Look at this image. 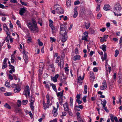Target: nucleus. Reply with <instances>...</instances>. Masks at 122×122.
Returning <instances> with one entry per match:
<instances>
[{"instance_id": "nucleus-32", "label": "nucleus", "mask_w": 122, "mask_h": 122, "mask_svg": "<svg viewBox=\"0 0 122 122\" xmlns=\"http://www.w3.org/2000/svg\"><path fill=\"white\" fill-rule=\"evenodd\" d=\"M51 80L52 81H53L55 82H56L57 81V79L54 77H53L52 76H51Z\"/></svg>"}, {"instance_id": "nucleus-41", "label": "nucleus", "mask_w": 122, "mask_h": 122, "mask_svg": "<svg viewBox=\"0 0 122 122\" xmlns=\"http://www.w3.org/2000/svg\"><path fill=\"white\" fill-rule=\"evenodd\" d=\"M7 66V63H3V66H2V69H4L5 68H6Z\"/></svg>"}, {"instance_id": "nucleus-37", "label": "nucleus", "mask_w": 122, "mask_h": 122, "mask_svg": "<svg viewBox=\"0 0 122 122\" xmlns=\"http://www.w3.org/2000/svg\"><path fill=\"white\" fill-rule=\"evenodd\" d=\"M64 61H63V62L61 63V61H60V62H59L58 64V66H60L61 68H62V67H61V65L62 64V65H63L64 64Z\"/></svg>"}, {"instance_id": "nucleus-30", "label": "nucleus", "mask_w": 122, "mask_h": 122, "mask_svg": "<svg viewBox=\"0 0 122 122\" xmlns=\"http://www.w3.org/2000/svg\"><path fill=\"white\" fill-rule=\"evenodd\" d=\"M4 106L8 109H10L11 108V107L7 103H6L4 105Z\"/></svg>"}, {"instance_id": "nucleus-55", "label": "nucleus", "mask_w": 122, "mask_h": 122, "mask_svg": "<svg viewBox=\"0 0 122 122\" xmlns=\"http://www.w3.org/2000/svg\"><path fill=\"white\" fill-rule=\"evenodd\" d=\"M60 100L59 101V103L62 106L63 102V99L62 98H60Z\"/></svg>"}, {"instance_id": "nucleus-12", "label": "nucleus", "mask_w": 122, "mask_h": 122, "mask_svg": "<svg viewBox=\"0 0 122 122\" xmlns=\"http://www.w3.org/2000/svg\"><path fill=\"white\" fill-rule=\"evenodd\" d=\"M63 106L64 107V110L65 111H68V103L67 102H66L63 105Z\"/></svg>"}, {"instance_id": "nucleus-62", "label": "nucleus", "mask_w": 122, "mask_h": 122, "mask_svg": "<svg viewBox=\"0 0 122 122\" xmlns=\"http://www.w3.org/2000/svg\"><path fill=\"white\" fill-rule=\"evenodd\" d=\"M29 115L31 118H33V115L32 113L31 112H29Z\"/></svg>"}, {"instance_id": "nucleus-48", "label": "nucleus", "mask_w": 122, "mask_h": 122, "mask_svg": "<svg viewBox=\"0 0 122 122\" xmlns=\"http://www.w3.org/2000/svg\"><path fill=\"white\" fill-rule=\"evenodd\" d=\"M96 98V96H94V97H92L91 100L92 101H94L95 100Z\"/></svg>"}, {"instance_id": "nucleus-36", "label": "nucleus", "mask_w": 122, "mask_h": 122, "mask_svg": "<svg viewBox=\"0 0 122 122\" xmlns=\"http://www.w3.org/2000/svg\"><path fill=\"white\" fill-rule=\"evenodd\" d=\"M4 94L5 96H8L11 95L12 94V93L10 92H7L4 93Z\"/></svg>"}, {"instance_id": "nucleus-60", "label": "nucleus", "mask_w": 122, "mask_h": 122, "mask_svg": "<svg viewBox=\"0 0 122 122\" xmlns=\"http://www.w3.org/2000/svg\"><path fill=\"white\" fill-rule=\"evenodd\" d=\"M77 82L80 84H81L82 83V81L81 80L78 78Z\"/></svg>"}, {"instance_id": "nucleus-17", "label": "nucleus", "mask_w": 122, "mask_h": 122, "mask_svg": "<svg viewBox=\"0 0 122 122\" xmlns=\"http://www.w3.org/2000/svg\"><path fill=\"white\" fill-rule=\"evenodd\" d=\"M77 7H76L75 8L74 10V14L73 15V17L74 18H76L78 15V12L77 11Z\"/></svg>"}, {"instance_id": "nucleus-64", "label": "nucleus", "mask_w": 122, "mask_h": 122, "mask_svg": "<svg viewBox=\"0 0 122 122\" xmlns=\"http://www.w3.org/2000/svg\"><path fill=\"white\" fill-rule=\"evenodd\" d=\"M57 119L56 118L55 119H53V120H51L49 122H57Z\"/></svg>"}, {"instance_id": "nucleus-47", "label": "nucleus", "mask_w": 122, "mask_h": 122, "mask_svg": "<svg viewBox=\"0 0 122 122\" xmlns=\"http://www.w3.org/2000/svg\"><path fill=\"white\" fill-rule=\"evenodd\" d=\"M16 24L18 25L19 27H21V24L20 23V21L19 20H17L16 22Z\"/></svg>"}, {"instance_id": "nucleus-25", "label": "nucleus", "mask_w": 122, "mask_h": 122, "mask_svg": "<svg viewBox=\"0 0 122 122\" xmlns=\"http://www.w3.org/2000/svg\"><path fill=\"white\" fill-rule=\"evenodd\" d=\"M43 105L44 109L45 110L47 108H49L48 106L45 103L44 101H43Z\"/></svg>"}, {"instance_id": "nucleus-39", "label": "nucleus", "mask_w": 122, "mask_h": 122, "mask_svg": "<svg viewBox=\"0 0 122 122\" xmlns=\"http://www.w3.org/2000/svg\"><path fill=\"white\" fill-rule=\"evenodd\" d=\"M32 39L31 37H28V39L27 40V42L28 43H29L31 42Z\"/></svg>"}, {"instance_id": "nucleus-16", "label": "nucleus", "mask_w": 122, "mask_h": 122, "mask_svg": "<svg viewBox=\"0 0 122 122\" xmlns=\"http://www.w3.org/2000/svg\"><path fill=\"white\" fill-rule=\"evenodd\" d=\"M53 110L52 111V112H53V115L54 117H56L58 114L57 112V109H56L55 107H53Z\"/></svg>"}, {"instance_id": "nucleus-22", "label": "nucleus", "mask_w": 122, "mask_h": 122, "mask_svg": "<svg viewBox=\"0 0 122 122\" xmlns=\"http://www.w3.org/2000/svg\"><path fill=\"white\" fill-rule=\"evenodd\" d=\"M50 84L52 86V88L56 92H57V90L56 86L53 83H50Z\"/></svg>"}, {"instance_id": "nucleus-27", "label": "nucleus", "mask_w": 122, "mask_h": 122, "mask_svg": "<svg viewBox=\"0 0 122 122\" xmlns=\"http://www.w3.org/2000/svg\"><path fill=\"white\" fill-rule=\"evenodd\" d=\"M31 21L33 24L32 25H37L36 21L35 19L32 18L31 19Z\"/></svg>"}, {"instance_id": "nucleus-31", "label": "nucleus", "mask_w": 122, "mask_h": 122, "mask_svg": "<svg viewBox=\"0 0 122 122\" xmlns=\"http://www.w3.org/2000/svg\"><path fill=\"white\" fill-rule=\"evenodd\" d=\"M87 86L86 85H85L84 87V91L83 93L84 94H86L87 93Z\"/></svg>"}, {"instance_id": "nucleus-42", "label": "nucleus", "mask_w": 122, "mask_h": 122, "mask_svg": "<svg viewBox=\"0 0 122 122\" xmlns=\"http://www.w3.org/2000/svg\"><path fill=\"white\" fill-rule=\"evenodd\" d=\"M38 41L39 45L40 46H42L43 45L42 42L40 41V40L39 39H38Z\"/></svg>"}, {"instance_id": "nucleus-58", "label": "nucleus", "mask_w": 122, "mask_h": 122, "mask_svg": "<svg viewBox=\"0 0 122 122\" xmlns=\"http://www.w3.org/2000/svg\"><path fill=\"white\" fill-rule=\"evenodd\" d=\"M111 70V67L110 66H109L108 67V69H106V71H108L109 73H110Z\"/></svg>"}, {"instance_id": "nucleus-46", "label": "nucleus", "mask_w": 122, "mask_h": 122, "mask_svg": "<svg viewBox=\"0 0 122 122\" xmlns=\"http://www.w3.org/2000/svg\"><path fill=\"white\" fill-rule=\"evenodd\" d=\"M28 102V101L27 100H23L22 101V102L23 103V105H26Z\"/></svg>"}, {"instance_id": "nucleus-29", "label": "nucleus", "mask_w": 122, "mask_h": 122, "mask_svg": "<svg viewBox=\"0 0 122 122\" xmlns=\"http://www.w3.org/2000/svg\"><path fill=\"white\" fill-rule=\"evenodd\" d=\"M85 26L86 28L87 29H88L90 26V24L88 22L87 23H85Z\"/></svg>"}, {"instance_id": "nucleus-40", "label": "nucleus", "mask_w": 122, "mask_h": 122, "mask_svg": "<svg viewBox=\"0 0 122 122\" xmlns=\"http://www.w3.org/2000/svg\"><path fill=\"white\" fill-rule=\"evenodd\" d=\"M75 107L76 108H79L81 109H82L83 108V106L82 105H81L79 106H76Z\"/></svg>"}, {"instance_id": "nucleus-3", "label": "nucleus", "mask_w": 122, "mask_h": 122, "mask_svg": "<svg viewBox=\"0 0 122 122\" xmlns=\"http://www.w3.org/2000/svg\"><path fill=\"white\" fill-rule=\"evenodd\" d=\"M54 9L56 12L59 14H61L64 13V11L62 8L59 4H56L54 5Z\"/></svg>"}, {"instance_id": "nucleus-7", "label": "nucleus", "mask_w": 122, "mask_h": 122, "mask_svg": "<svg viewBox=\"0 0 122 122\" xmlns=\"http://www.w3.org/2000/svg\"><path fill=\"white\" fill-rule=\"evenodd\" d=\"M4 30L6 33V34L7 36V37H10V35L8 27L5 24H4L3 25Z\"/></svg>"}, {"instance_id": "nucleus-49", "label": "nucleus", "mask_w": 122, "mask_h": 122, "mask_svg": "<svg viewBox=\"0 0 122 122\" xmlns=\"http://www.w3.org/2000/svg\"><path fill=\"white\" fill-rule=\"evenodd\" d=\"M20 2L21 4L25 6H27V4L25 2H23L21 0L20 1Z\"/></svg>"}, {"instance_id": "nucleus-4", "label": "nucleus", "mask_w": 122, "mask_h": 122, "mask_svg": "<svg viewBox=\"0 0 122 122\" xmlns=\"http://www.w3.org/2000/svg\"><path fill=\"white\" fill-rule=\"evenodd\" d=\"M44 64L42 62H40L39 63V76H41L42 74V71L43 70V68L44 66Z\"/></svg>"}, {"instance_id": "nucleus-59", "label": "nucleus", "mask_w": 122, "mask_h": 122, "mask_svg": "<svg viewBox=\"0 0 122 122\" xmlns=\"http://www.w3.org/2000/svg\"><path fill=\"white\" fill-rule=\"evenodd\" d=\"M9 79L11 80H13V77L10 74L9 75Z\"/></svg>"}, {"instance_id": "nucleus-33", "label": "nucleus", "mask_w": 122, "mask_h": 122, "mask_svg": "<svg viewBox=\"0 0 122 122\" xmlns=\"http://www.w3.org/2000/svg\"><path fill=\"white\" fill-rule=\"evenodd\" d=\"M14 56L13 55H12L11 56V63H13L14 62Z\"/></svg>"}, {"instance_id": "nucleus-5", "label": "nucleus", "mask_w": 122, "mask_h": 122, "mask_svg": "<svg viewBox=\"0 0 122 122\" xmlns=\"http://www.w3.org/2000/svg\"><path fill=\"white\" fill-rule=\"evenodd\" d=\"M122 9L121 7L119 4H116L114 8V10H115L116 13H119Z\"/></svg>"}, {"instance_id": "nucleus-14", "label": "nucleus", "mask_w": 122, "mask_h": 122, "mask_svg": "<svg viewBox=\"0 0 122 122\" xmlns=\"http://www.w3.org/2000/svg\"><path fill=\"white\" fill-rule=\"evenodd\" d=\"M25 11L26 10L24 8H21L19 11L20 15L22 16L25 13Z\"/></svg>"}, {"instance_id": "nucleus-11", "label": "nucleus", "mask_w": 122, "mask_h": 122, "mask_svg": "<svg viewBox=\"0 0 122 122\" xmlns=\"http://www.w3.org/2000/svg\"><path fill=\"white\" fill-rule=\"evenodd\" d=\"M84 35L85 36H83L82 38L81 39L82 40H85L86 41H87L88 40L87 39L88 33H87L86 32V33H84Z\"/></svg>"}, {"instance_id": "nucleus-35", "label": "nucleus", "mask_w": 122, "mask_h": 122, "mask_svg": "<svg viewBox=\"0 0 122 122\" xmlns=\"http://www.w3.org/2000/svg\"><path fill=\"white\" fill-rule=\"evenodd\" d=\"M119 53V51H118L117 50H115V57H116L117 56Z\"/></svg>"}, {"instance_id": "nucleus-6", "label": "nucleus", "mask_w": 122, "mask_h": 122, "mask_svg": "<svg viewBox=\"0 0 122 122\" xmlns=\"http://www.w3.org/2000/svg\"><path fill=\"white\" fill-rule=\"evenodd\" d=\"M29 88L28 85L26 86V88L25 89L24 91V94L26 97H27V96L29 97L30 95Z\"/></svg>"}, {"instance_id": "nucleus-57", "label": "nucleus", "mask_w": 122, "mask_h": 122, "mask_svg": "<svg viewBox=\"0 0 122 122\" xmlns=\"http://www.w3.org/2000/svg\"><path fill=\"white\" fill-rule=\"evenodd\" d=\"M10 2L11 3H16L17 2V1L16 0H10Z\"/></svg>"}, {"instance_id": "nucleus-15", "label": "nucleus", "mask_w": 122, "mask_h": 122, "mask_svg": "<svg viewBox=\"0 0 122 122\" xmlns=\"http://www.w3.org/2000/svg\"><path fill=\"white\" fill-rule=\"evenodd\" d=\"M57 97H60L58 99L60 101V98H62L63 97V94L62 92H58L57 93Z\"/></svg>"}, {"instance_id": "nucleus-34", "label": "nucleus", "mask_w": 122, "mask_h": 122, "mask_svg": "<svg viewBox=\"0 0 122 122\" xmlns=\"http://www.w3.org/2000/svg\"><path fill=\"white\" fill-rule=\"evenodd\" d=\"M47 104H48L50 102V99L49 95L47 94L46 96Z\"/></svg>"}, {"instance_id": "nucleus-9", "label": "nucleus", "mask_w": 122, "mask_h": 122, "mask_svg": "<svg viewBox=\"0 0 122 122\" xmlns=\"http://www.w3.org/2000/svg\"><path fill=\"white\" fill-rule=\"evenodd\" d=\"M102 85L100 86V88L101 90H103L107 87V84L106 80H104L102 83Z\"/></svg>"}, {"instance_id": "nucleus-2", "label": "nucleus", "mask_w": 122, "mask_h": 122, "mask_svg": "<svg viewBox=\"0 0 122 122\" xmlns=\"http://www.w3.org/2000/svg\"><path fill=\"white\" fill-rule=\"evenodd\" d=\"M27 25L31 32H34L35 31L38 32V29L37 25H32L31 22L28 23Z\"/></svg>"}, {"instance_id": "nucleus-53", "label": "nucleus", "mask_w": 122, "mask_h": 122, "mask_svg": "<svg viewBox=\"0 0 122 122\" xmlns=\"http://www.w3.org/2000/svg\"><path fill=\"white\" fill-rule=\"evenodd\" d=\"M102 15L100 13H98L97 15V19H100V18L102 16Z\"/></svg>"}, {"instance_id": "nucleus-20", "label": "nucleus", "mask_w": 122, "mask_h": 122, "mask_svg": "<svg viewBox=\"0 0 122 122\" xmlns=\"http://www.w3.org/2000/svg\"><path fill=\"white\" fill-rule=\"evenodd\" d=\"M31 102L30 105V106L31 108L32 111H33L34 110V107L33 105V102H34V101L32 99L31 100Z\"/></svg>"}, {"instance_id": "nucleus-21", "label": "nucleus", "mask_w": 122, "mask_h": 122, "mask_svg": "<svg viewBox=\"0 0 122 122\" xmlns=\"http://www.w3.org/2000/svg\"><path fill=\"white\" fill-rule=\"evenodd\" d=\"M90 78L91 79H92L93 80L95 79V77L94 73L92 72H91L90 73Z\"/></svg>"}, {"instance_id": "nucleus-28", "label": "nucleus", "mask_w": 122, "mask_h": 122, "mask_svg": "<svg viewBox=\"0 0 122 122\" xmlns=\"http://www.w3.org/2000/svg\"><path fill=\"white\" fill-rule=\"evenodd\" d=\"M110 119L112 122H114V115L112 114H111L110 115Z\"/></svg>"}, {"instance_id": "nucleus-26", "label": "nucleus", "mask_w": 122, "mask_h": 122, "mask_svg": "<svg viewBox=\"0 0 122 122\" xmlns=\"http://www.w3.org/2000/svg\"><path fill=\"white\" fill-rule=\"evenodd\" d=\"M104 57H102V59L103 61H104V60H106L107 58V54L106 52H104Z\"/></svg>"}, {"instance_id": "nucleus-23", "label": "nucleus", "mask_w": 122, "mask_h": 122, "mask_svg": "<svg viewBox=\"0 0 122 122\" xmlns=\"http://www.w3.org/2000/svg\"><path fill=\"white\" fill-rule=\"evenodd\" d=\"M80 56L79 55H76L74 57V61H76V60H79L80 59Z\"/></svg>"}, {"instance_id": "nucleus-13", "label": "nucleus", "mask_w": 122, "mask_h": 122, "mask_svg": "<svg viewBox=\"0 0 122 122\" xmlns=\"http://www.w3.org/2000/svg\"><path fill=\"white\" fill-rule=\"evenodd\" d=\"M10 67L9 69H11V70H10L9 72L10 73L12 74V72H15V69L13 65H11L10 66H9Z\"/></svg>"}, {"instance_id": "nucleus-54", "label": "nucleus", "mask_w": 122, "mask_h": 122, "mask_svg": "<svg viewBox=\"0 0 122 122\" xmlns=\"http://www.w3.org/2000/svg\"><path fill=\"white\" fill-rule=\"evenodd\" d=\"M122 98V97L121 95H120L119 96V102L120 103V104H121V99Z\"/></svg>"}, {"instance_id": "nucleus-10", "label": "nucleus", "mask_w": 122, "mask_h": 122, "mask_svg": "<svg viewBox=\"0 0 122 122\" xmlns=\"http://www.w3.org/2000/svg\"><path fill=\"white\" fill-rule=\"evenodd\" d=\"M23 56L24 59L25 61V62L27 63L28 62V57L26 55L25 51L24 50L23 51Z\"/></svg>"}, {"instance_id": "nucleus-43", "label": "nucleus", "mask_w": 122, "mask_h": 122, "mask_svg": "<svg viewBox=\"0 0 122 122\" xmlns=\"http://www.w3.org/2000/svg\"><path fill=\"white\" fill-rule=\"evenodd\" d=\"M50 39L51 40V42H53L56 41V40L53 38H52L51 37H50Z\"/></svg>"}, {"instance_id": "nucleus-18", "label": "nucleus", "mask_w": 122, "mask_h": 122, "mask_svg": "<svg viewBox=\"0 0 122 122\" xmlns=\"http://www.w3.org/2000/svg\"><path fill=\"white\" fill-rule=\"evenodd\" d=\"M15 113H19V114H22V110L18 108H16L15 111Z\"/></svg>"}, {"instance_id": "nucleus-52", "label": "nucleus", "mask_w": 122, "mask_h": 122, "mask_svg": "<svg viewBox=\"0 0 122 122\" xmlns=\"http://www.w3.org/2000/svg\"><path fill=\"white\" fill-rule=\"evenodd\" d=\"M93 71L95 72H97L98 71V69L97 67H95L93 68Z\"/></svg>"}, {"instance_id": "nucleus-24", "label": "nucleus", "mask_w": 122, "mask_h": 122, "mask_svg": "<svg viewBox=\"0 0 122 122\" xmlns=\"http://www.w3.org/2000/svg\"><path fill=\"white\" fill-rule=\"evenodd\" d=\"M106 47L107 46L104 45H103L102 46V47H101V48L102 50L104 52L106 51Z\"/></svg>"}, {"instance_id": "nucleus-8", "label": "nucleus", "mask_w": 122, "mask_h": 122, "mask_svg": "<svg viewBox=\"0 0 122 122\" xmlns=\"http://www.w3.org/2000/svg\"><path fill=\"white\" fill-rule=\"evenodd\" d=\"M101 101L102 102H101V104L102 105L103 107L104 108L105 111L107 112H109V110L107 109V107H105L107 103V101L105 99L104 100H103V103H102V102H103L102 100H101Z\"/></svg>"}, {"instance_id": "nucleus-1", "label": "nucleus", "mask_w": 122, "mask_h": 122, "mask_svg": "<svg viewBox=\"0 0 122 122\" xmlns=\"http://www.w3.org/2000/svg\"><path fill=\"white\" fill-rule=\"evenodd\" d=\"M67 27L66 25L61 24V25L60 34L62 37L61 41L62 42L66 41L67 38Z\"/></svg>"}, {"instance_id": "nucleus-19", "label": "nucleus", "mask_w": 122, "mask_h": 122, "mask_svg": "<svg viewBox=\"0 0 122 122\" xmlns=\"http://www.w3.org/2000/svg\"><path fill=\"white\" fill-rule=\"evenodd\" d=\"M110 6L109 5L106 4L104 5L103 9L105 11H107L110 10V9L109 8L110 7Z\"/></svg>"}, {"instance_id": "nucleus-50", "label": "nucleus", "mask_w": 122, "mask_h": 122, "mask_svg": "<svg viewBox=\"0 0 122 122\" xmlns=\"http://www.w3.org/2000/svg\"><path fill=\"white\" fill-rule=\"evenodd\" d=\"M49 26L53 25V22L52 20H51V19H50L49 20Z\"/></svg>"}, {"instance_id": "nucleus-38", "label": "nucleus", "mask_w": 122, "mask_h": 122, "mask_svg": "<svg viewBox=\"0 0 122 122\" xmlns=\"http://www.w3.org/2000/svg\"><path fill=\"white\" fill-rule=\"evenodd\" d=\"M60 81L61 82V83H65L66 84V80H64V79L61 78L60 79Z\"/></svg>"}, {"instance_id": "nucleus-45", "label": "nucleus", "mask_w": 122, "mask_h": 122, "mask_svg": "<svg viewBox=\"0 0 122 122\" xmlns=\"http://www.w3.org/2000/svg\"><path fill=\"white\" fill-rule=\"evenodd\" d=\"M87 97V96H85L84 97H83L82 98V100L84 102H86V98Z\"/></svg>"}, {"instance_id": "nucleus-56", "label": "nucleus", "mask_w": 122, "mask_h": 122, "mask_svg": "<svg viewBox=\"0 0 122 122\" xmlns=\"http://www.w3.org/2000/svg\"><path fill=\"white\" fill-rule=\"evenodd\" d=\"M76 101L78 103V104H80L82 103V101L79 99H76Z\"/></svg>"}, {"instance_id": "nucleus-44", "label": "nucleus", "mask_w": 122, "mask_h": 122, "mask_svg": "<svg viewBox=\"0 0 122 122\" xmlns=\"http://www.w3.org/2000/svg\"><path fill=\"white\" fill-rule=\"evenodd\" d=\"M66 4L67 6H70L71 5V2L69 1H67L66 2Z\"/></svg>"}, {"instance_id": "nucleus-51", "label": "nucleus", "mask_w": 122, "mask_h": 122, "mask_svg": "<svg viewBox=\"0 0 122 122\" xmlns=\"http://www.w3.org/2000/svg\"><path fill=\"white\" fill-rule=\"evenodd\" d=\"M100 4L98 5L97 6V7L96 9V10L97 11H99L100 10Z\"/></svg>"}, {"instance_id": "nucleus-61", "label": "nucleus", "mask_w": 122, "mask_h": 122, "mask_svg": "<svg viewBox=\"0 0 122 122\" xmlns=\"http://www.w3.org/2000/svg\"><path fill=\"white\" fill-rule=\"evenodd\" d=\"M80 3L79 1H76L74 3V4L75 5L79 4Z\"/></svg>"}, {"instance_id": "nucleus-63", "label": "nucleus", "mask_w": 122, "mask_h": 122, "mask_svg": "<svg viewBox=\"0 0 122 122\" xmlns=\"http://www.w3.org/2000/svg\"><path fill=\"white\" fill-rule=\"evenodd\" d=\"M50 27H51V29L52 30H54L55 29V28L53 25L49 26Z\"/></svg>"}]
</instances>
